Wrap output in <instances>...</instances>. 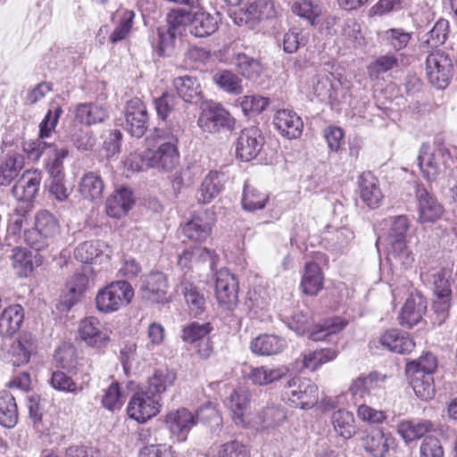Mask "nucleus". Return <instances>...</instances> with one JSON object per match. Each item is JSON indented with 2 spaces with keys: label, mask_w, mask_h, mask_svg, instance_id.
<instances>
[{
  "label": "nucleus",
  "mask_w": 457,
  "mask_h": 457,
  "mask_svg": "<svg viewBox=\"0 0 457 457\" xmlns=\"http://www.w3.org/2000/svg\"><path fill=\"white\" fill-rule=\"evenodd\" d=\"M182 130L179 122L172 120L162 128H156V146L144 151V164L163 171H171L175 169L179 162L178 142Z\"/></svg>",
  "instance_id": "obj_1"
},
{
  "label": "nucleus",
  "mask_w": 457,
  "mask_h": 457,
  "mask_svg": "<svg viewBox=\"0 0 457 457\" xmlns=\"http://www.w3.org/2000/svg\"><path fill=\"white\" fill-rule=\"evenodd\" d=\"M437 361L434 354L427 353L418 360L409 361L405 372L415 395L422 401L431 400L436 394L433 374Z\"/></svg>",
  "instance_id": "obj_2"
},
{
  "label": "nucleus",
  "mask_w": 457,
  "mask_h": 457,
  "mask_svg": "<svg viewBox=\"0 0 457 457\" xmlns=\"http://www.w3.org/2000/svg\"><path fill=\"white\" fill-rule=\"evenodd\" d=\"M410 220L405 215L390 218V228L386 236L388 260L403 269L410 268L414 262V254L407 245V232Z\"/></svg>",
  "instance_id": "obj_3"
},
{
  "label": "nucleus",
  "mask_w": 457,
  "mask_h": 457,
  "mask_svg": "<svg viewBox=\"0 0 457 457\" xmlns=\"http://www.w3.org/2000/svg\"><path fill=\"white\" fill-rule=\"evenodd\" d=\"M417 161L423 178L428 181H436L447 174L453 162L446 146L437 145L431 150L426 143L421 145Z\"/></svg>",
  "instance_id": "obj_4"
},
{
  "label": "nucleus",
  "mask_w": 457,
  "mask_h": 457,
  "mask_svg": "<svg viewBox=\"0 0 457 457\" xmlns=\"http://www.w3.org/2000/svg\"><path fill=\"white\" fill-rule=\"evenodd\" d=\"M134 291L129 283L119 280L100 290L96 297V308L102 312H112L130 303Z\"/></svg>",
  "instance_id": "obj_5"
},
{
  "label": "nucleus",
  "mask_w": 457,
  "mask_h": 457,
  "mask_svg": "<svg viewBox=\"0 0 457 457\" xmlns=\"http://www.w3.org/2000/svg\"><path fill=\"white\" fill-rule=\"evenodd\" d=\"M62 113L61 106L52 105L39 124V138L24 144V151L30 160L37 161L43 154H48L52 143H47L44 139L49 137L54 130Z\"/></svg>",
  "instance_id": "obj_6"
},
{
  "label": "nucleus",
  "mask_w": 457,
  "mask_h": 457,
  "mask_svg": "<svg viewBox=\"0 0 457 457\" xmlns=\"http://www.w3.org/2000/svg\"><path fill=\"white\" fill-rule=\"evenodd\" d=\"M197 124L203 132L212 134L233 130L236 120L220 104H213L203 109Z\"/></svg>",
  "instance_id": "obj_7"
},
{
  "label": "nucleus",
  "mask_w": 457,
  "mask_h": 457,
  "mask_svg": "<svg viewBox=\"0 0 457 457\" xmlns=\"http://www.w3.org/2000/svg\"><path fill=\"white\" fill-rule=\"evenodd\" d=\"M283 397L295 407L309 408L318 401V387L309 379L294 378L285 386Z\"/></svg>",
  "instance_id": "obj_8"
},
{
  "label": "nucleus",
  "mask_w": 457,
  "mask_h": 457,
  "mask_svg": "<svg viewBox=\"0 0 457 457\" xmlns=\"http://www.w3.org/2000/svg\"><path fill=\"white\" fill-rule=\"evenodd\" d=\"M426 74L435 87L445 88L453 77V62L447 54L436 51L426 59Z\"/></svg>",
  "instance_id": "obj_9"
},
{
  "label": "nucleus",
  "mask_w": 457,
  "mask_h": 457,
  "mask_svg": "<svg viewBox=\"0 0 457 457\" xmlns=\"http://www.w3.org/2000/svg\"><path fill=\"white\" fill-rule=\"evenodd\" d=\"M159 398L147 391H139L129 400L127 412L129 418L144 423L160 412Z\"/></svg>",
  "instance_id": "obj_10"
},
{
  "label": "nucleus",
  "mask_w": 457,
  "mask_h": 457,
  "mask_svg": "<svg viewBox=\"0 0 457 457\" xmlns=\"http://www.w3.org/2000/svg\"><path fill=\"white\" fill-rule=\"evenodd\" d=\"M238 282L227 269L216 273L215 295L218 303L226 310H233L237 303Z\"/></svg>",
  "instance_id": "obj_11"
},
{
  "label": "nucleus",
  "mask_w": 457,
  "mask_h": 457,
  "mask_svg": "<svg viewBox=\"0 0 457 457\" xmlns=\"http://www.w3.org/2000/svg\"><path fill=\"white\" fill-rule=\"evenodd\" d=\"M386 377L378 372H370L368 375H360L353 380L349 393L353 398L363 401H370L374 396L378 395L384 391V382Z\"/></svg>",
  "instance_id": "obj_12"
},
{
  "label": "nucleus",
  "mask_w": 457,
  "mask_h": 457,
  "mask_svg": "<svg viewBox=\"0 0 457 457\" xmlns=\"http://www.w3.org/2000/svg\"><path fill=\"white\" fill-rule=\"evenodd\" d=\"M149 116L146 106L139 98H133L125 110V129L133 137H141L148 129Z\"/></svg>",
  "instance_id": "obj_13"
},
{
  "label": "nucleus",
  "mask_w": 457,
  "mask_h": 457,
  "mask_svg": "<svg viewBox=\"0 0 457 457\" xmlns=\"http://www.w3.org/2000/svg\"><path fill=\"white\" fill-rule=\"evenodd\" d=\"M264 144V137L261 130L254 126L243 129L237 139V157L243 162H249L261 152Z\"/></svg>",
  "instance_id": "obj_14"
},
{
  "label": "nucleus",
  "mask_w": 457,
  "mask_h": 457,
  "mask_svg": "<svg viewBox=\"0 0 457 457\" xmlns=\"http://www.w3.org/2000/svg\"><path fill=\"white\" fill-rule=\"evenodd\" d=\"M42 178L40 170H26L12 186V195L19 202L32 201L39 191Z\"/></svg>",
  "instance_id": "obj_15"
},
{
  "label": "nucleus",
  "mask_w": 457,
  "mask_h": 457,
  "mask_svg": "<svg viewBox=\"0 0 457 457\" xmlns=\"http://www.w3.org/2000/svg\"><path fill=\"white\" fill-rule=\"evenodd\" d=\"M165 422L179 442H185L191 429L197 424L195 416L186 408L170 411Z\"/></svg>",
  "instance_id": "obj_16"
},
{
  "label": "nucleus",
  "mask_w": 457,
  "mask_h": 457,
  "mask_svg": "<svg viewBox=\"0 0 457 457\" xmlns=\"http://www.w3.org/2000/svg\"><path fill=\"white\" fill-rule=\"evenodd\" d=\"M168 278L160 271L150 272L145 277L141 285L144 297L156 303L168 302Z\"/></svg>",
  "instance_id": "obj_17"
},
{
  "label": "nucleus",
  "mask_w": 457,
  "mask_h": 457,
  "mask_svg": "<svg viewBox=\"0 0 457 457\" xmlns=\"http://www.w3.org/2000/svg\"><path fill=\"white\" fill-rule=\"evenodd\" d=\"M37 341L31 333L24 332L13 341L7 353L8 361L12 366H22L29 361L30 356L35 353Z\"/></svg>",
  "instance_id": "obj_18"
},
{
  "label": "nucleus",
  "mask_w": 457,
  "mask_h": 457,
  "mask_svg": "<svg viewBox=\"0 0 457 457\" xmlns=\"http://www.w3.org/2000/svg\"><path fill=\"white\" fill-rule=\"evenodd\" d=\"M81 339L89 346L100 348L109 341L107 329L96 317H87L80 321L79 328Z\"/></svg>",
  "instance_id": "obj_19"
},
{
  "label": "nucleus",
  "mask_w": 457,
  "mask_h": 457,
  "mask_svg": "<svg viewBox=\"0 0 457 457\" xmlns=\"http://www.w3.org/2000/svg\"><path fill=\"white\" fill-rule=\"evenodd\" d=\"M416 197L419 203V220L420 222H434L443 214V206L436 198L428 193L423 185L417 184Z\"/></svg>",
  "instance_id": "obj_20"
},
{
  "label": "nucleus",
  "mask_w": 457,
  "mask_h": 457,
  "mask_svg": "<svg viewBox=\"0 0 457 457\" xmlns=\"http://www.w3.org/2000/svg\"><path fill=\"white\" fill-rule=\"evenodd\" d=\"M212 223V213L207 211L199 212L185 224L183 234L192 241H205L211 235Z\"/></svg>",
  "instance_id": "obj_21"
},
{
  "label": "nucleus",
  "mask_w": 457,
  "mask_h": 457,
  "mask_svg": "<svg viewBox=\"0 0 457 457\" xmlns=\"http://www.w3.org/2000/svg\"><path fill=\"white\" fill-rule=\"evenodd\" d=\"M178 292L183 296L191 315L197 317L206 309V300L204 293L193 282L184 277L178 285Z\"/></svg>",
  "instance_id": "obj_22"
},
{
  "label": "nucleus",
  "mask_w": 457,
  "mask_h": 457,
  "mask_svg": "<svg viewBox=\"0 0 457 457\" xmlns=\"http://www.w3.org/2000/svg\"><path fill=\"white\" fill-rule=\"evenodd\" d=\"M277 129L284 137L291 139L297 138L302 134L303 123L297 113L292 110H278L273 118Z\"/></svg>",
  "instance_id": "obj_23"
},
{
  "label": "nucleus",
  "mask_w": 457,
  "mask_h": 457,
  "mask_svg": "<svg viewBox=\"0 0 457 457\" xmlns=\"http://www.w3.org/2000/svg\"><path fill=\"white\" fill-rule=\"evenodd\" d=\"M427 311V300L420 294L411 295L400 315V323L408 328L418 324Z\"/></svg>",
  "instance_id": "obj_24"
},
{
  "label": "nucleus",
  "mask_w": 457,
  "mask_h": 457,
  "mask_svg": "<svg viewBox=\"0 0 457 457\" xmlns=\"http://www.w3.org/2000/svg\"><path fill=\"white\" fill-rule=\"evenodd\" d=\"M250 393L243 388L234 389L227 400V406L231 412L233 422L245 428L247 425L245 412L250 403Z\"/></svg>",
  "instance_id": "obj_25"
},
{
  "label": "nucleus",
  "mask_w": 457,
  "mask_h": 457,
  "mask_svg": "<svg viewBox=\"0 0 457 457\" xmlns=\"http://www.w3.org/2000/svg\"><path fill=\"white\" fill-rule=\"evenodd\" d=\"M359 188L361 199L364 204L370 208L379 206L384 195L378 179L371 172H363L359 177Z\"/></svg>",
  "instance_id": "obj_26"
},
{
  "label": "nucleus",
  "mask_w": 457,
  "mask_h": 457,
  "mask_svg": "<svg viewBox=\"0 0 457 457\" xmlns=\"http://www.w3.org/2000/svg\"><path fill=\"white\" fill-rule=\"evenodd\" d=\"M395 439L382 429L371 430L361 439L364 450L373 457H385Z\"/></svg>",
  "instance_id": "obj_27"
},
{
  "label": "nucleus",
  "mask_w": 457,
  "mask_h": 457,
  "mask_svg": "<svg viewBox=\"0 0 457 457\" xmlns=\"http://www.w3.org/2000/svg\"><path fill=\"white\" fill-rule=\"evenodd\" d=\"M290 369L286 365L268 366L262 365L252 368L249 374V380L256 386H268L285 378Z\"/></svg>",
  "instance_id": "obj_28"
},
{
  "label": "nucleus",
  "mask_w": 457,
  "mask_h": 457,
  "mask_svg": "<svg viewBox=\"0 0 457 457\" xmlns=\"http://www.w3.org/2000/svg\"><path fill=\"white\" fill-rule=\"evenodd\" d=\"M379 343L391 352L401 354L409 353L415 347L412 338L407 333L398 329L386 330L380 336Z\"/></svg>",
  "instance_id": "obj_29"
},
{
  "label": "nucleus",
  "mask_w": 457,
  "mask_h": 457,
  "mask_svg": "<svg viewBox=\"0 0 457 457\" xmlns=\"http://www.w3.org/2000/svg\"><path fill=\"white\" fill-rule=\"evenodd\" d=\"M133 193L127 187L116 190L106 201V212L110 217L124 216L134 204Z\"/></svg>",
  "instance_id": "obj_30"
},
{
  "label": "nucleus",
  "mask_w": 457,
  "mask_h": 457,
  "mask_svg": "<svg viewBox=\"0 0 457 457\" xmlns=\"http://www.w3.org/2000/svg\"><path fill=\"white\" fill-rule=\"evenodd\" d=\"M287 346V341L278 336L263 334L255 337L250 344L253 353L258 355H275L281 353Z\"/></svg>",
  "instance_id": "obj_31"
},
{
  "label": "nucleus",
  "mask_w": 457,
  "mask_h": 457,
  "mask_svg": "<svg viewBox=\"0 0 457 457\" xmlns=\"http://www.w3.org/2000/svg\"><path fill=\"white\" fill-rule=\"evenodd\" d=\"M323 280L320 267L315 262H307L301 280L303 292L308 295H316L323 288Z\"/></svg>",
  "instance_id": "obj_32"
},
{
  "label": "nucleus",
  "mask_w": 457,
  "mask_h": 457,
  "mask_svg": "<svg viewBox=\"0 0 457 457\" xmlns=\"http://www.w3.org/2000/svg\"><path fill=\"white\" fill-rule=\"evenodd\" d=\"M24 318L23 309L20 304L8 306L0 316V336L12 337L21 327Z\"/></svg>",
  "instance_id": "obj_33"
},
{
  "label": "nucleus",
  "mask_w": 457,
  "mask_h": 457,
  "mask_svg": "<svg viewBox=\"0 0 457 457\" xmlns=\"http://www.w3.org/2000/svg\"><path fill=\"white\" fill-rule=\"evenodd\" d=\"M330 423L337 435L349 439L356 433V424L353 413L345 409H338L332 412Z\"/></svg>",
  "instance_id": "obj_34"
},
{
  "label": "nucleus",
  "mask_w": 457,
  "mask_h": 457,
  "mask_svg": "<svg viewBox=\"0 0 457 457\" xmlns=\"http://www.w3.org/2000/svg\"><path fill=\"white\" fill-rule=\"evenodd\" d=\"M435 429V424L428 420H403L398 425V432L406 442L419 439Z\"/></svg>",
  "instance_id": "obj_35"
},
{
  "label": "nucleus",
  "mask_w": 457,
  "mask_h": 457,
  "mask_svg": "<svg viewBox=\"0 0 457 457\" xmlns=\"http://www.w3.org/2000/svg\"><path fill=\"white\" fill-rule=\"evenodd\" d=\"M224 174L216 170H211L204 179L199 189L198 201L208 204L214 199L222 190Z\"/></svg>",
  "instance_id": "obj_36"
},
{
  "label": "nucleus",
  "mask_w": 457,
  "mask_h": 457,
  "mask_svg": "<svg viewBox=\"0 0 457 457\" xmlns=\"http://www.w3.org/2000/svg\"><path fill=\"white\" fill-rule=\"evenodd\" d=\"M449 34V22L447 20L439 19L433 28L420 37V46L428 51L430 48H437L447 39Z\"/></svg>",
  "instance_id": "obj_37"
},
{
  "label": "nucleus",
  "mask_w": 457,
  "mask_h": 457,
  "mask_svg": "<svg viewBox=\"0 0 457 457\" xmlns=\"http://www.w3.org/2000/svg\"><path fill=\"white\" fill-rule=\"evenodd\" d=\"M18 407L14 396L8 391L0 392V425L13 428L18 422Z\"/></svg>",
  "instance_id": "obj_38"
},
{
  "label": "nucleus",
  "mask_w": 457,
  "mask_h": 457,
  "mask_svg": "<svg viewBox=\"0 0 457 457\" xmlns=\"http://www.w3.org/2000/svg\"><path fill=\"white\" fill-rule=\"evenodd\" d=\"M24 157L14 154L0 163V186L8 187L19 176L24 167Z\"/></svg>",
  "instance_id": "obj_39"
},
{
  "label": "nucleus",
  "mask_w": 457,
  "mask_h": 457,
  "mask_svg": "<svg viewBox=\"0 0 457 457\" xmlns=\"http://www.w3.org/2000/svg\"><path fill=\"white\" fill-rule=\"evenodd\" d=\"M218 29L216 19L206 12L192 13L190 32L197 37H204L214 33Z\"/></svg>",
  "instance_id": "obj_40"
},
{
  "label": "nucleus",
  "mask_w": 457,
  "mask_h": 457,
  "mask_svg": "<svg viewBox=\"0 0 457 457\" xmlns=\"http://www.w3.org/2000/svg\"><path fill=\"white\" fill-rule=\"evenodd\" d=\"M107 116V110L102 104H80L76 108V120L86 125L102 122Z\"/></svg>",
  "instance_id": "obj_41"
},
{
  "label": "nucleus",
  "mask_w": 457,
  "mask_h": 457,
  "mask_svg": "<svg viewBox=\"0 0 457 457\" xmlns=\"http://www.w3.org/2000/svg\"><path fill=\"white\" fill-rule=\"evenodd\" d=\"M234 64L238 73L247 79H256L263 71L261 61L245 53L236 54Z\"/></svg>",
  "instance_id": "obj_42"
},
{
  "label": "nucleus",
  "mask_w": 457,
  "mask_h": 457,
  "mask_svg": "<svg viewBox=\"0 0 457 457\" xmlns=\"http://www.w3.org/2000/svg\"><path fill=\"white\" fill-rule=\"evenodd\" d=\"M176 374L168 369H159L148 378L147 392L159 398V395L173 385Z\"/></svg>",
  "instance_id": "obj_43"
},
{
  "label": "nucleus",
  "mask_w": 457,
  "mask_h": 457,
  "mask_svg": "<svg viewBox=\"0 0 457 457\" xmlns=\"http://www.w3.org/2000/svg\"><path fill=\"white\" fill-rule=\"evenodd\" d=\"M173 86L179 96L187 103H192L197 99L201 93L196 79L189 75L175 78Z\"/></svg>",
  "instance_id": "obj_44"
},
{
  "label": "nucleus",
  "mask_w": 457,
  "mask_h": 457,
  "mask_svg": "<svg viewBox=\"0 0 457 457\" xmlns=\"http://www.w3.org/2000/svg\"><path fill=\"white\" fill-rule=\"evenodd\" d=\"M280 8L273 0H255L247 8L249 16L253 20L264 21L277 18Z\"/></svg>",
  "instance_id": "obj_45"
},
{
  "label": "nucleus",
  "mask_w": 457,
  "mask_h": 457,
  "mask_svg": "<svg viewBox=\"0 0 457 457\" xmlns=\"http://www.w3.org/2000/svg\"><path fill=\"white\" fill-rule=\"evenodd\" d=\"M79 191L84 198L99 199L104 191V182L98 175L93 172L87 173L81 179Z\"/></svg>",
  "instance_id": "obj_46"
},
{
  "label": "nucleus",
  "mask_w": 457,
  "mask_h": 457,
  "mask_svg": "<svg viewBox=\"0 0 457 457\" xmlns=\"http://www.w3.org/2000/svg\"><path fill=\"white\" fill-rule=\"evenodd\" d=\"M106 245L100 240L86 241L79 244L75 251V258L84 263H90L104 253Z\"/></svg>",
  "instance_id": "obj_47"
},
{
  "label": "nucleus",
  "mask_w": 457,
  "mask_h": 457,
  "mask_svg": "<svg viewBox=\"0 0 457 457\" xmlns=\"http://www.w3.org/2000/svg\"><path fill=\"white\" fill-rule=\"evenodd\" d=\"M399 65V58L395 54L380 55L367 66V72L371 79H377L380 74L386 73Z\"/></svg>",
  "instance_id": "obj_48"
},
{
  "label": "nucleus",
  "mask_w": 457,
  "mask_h": 457,
  "mask_svg": "<svg viewBox=\"0 0 457 457\" xmlns=\"http://www.w3.org/2000/svg\"><path fill=\"white\" fill-rule=\"evenodd\" d=\"M35 227L46 237L51 240L59 233L60 225L58 220L50 212L43 210L35 217Z\"/></svg>",
  "instance_id": "obj_49"
},
{
  "label": "nucleus",
  "mask_w": 457,
  "mask_h": 457,
  "mask_svg": "<svg viewBox=\"0 0 457 457\" xmlns=\"http://www.w3.org/2000/svg\"><path fill=\"white\" fill-rule=\"evenodd\" d=\"M154 104L158 117L162 120H165L172 113L175 114L181 105L179 98L168 92L155 98Z\"/></svg>",
  "instance_id": "obj_50"
},
{
  "label": "nucleus",
  "mask_w": 457,
  "mask_h": 457,
  "mask_svg": "<svg viewBox=\"0 0 457 457\" xmlns=\"http://www.w3.org/2000/svg\"><path fill=\"white\" fill-rule=\"evenodd\" d=\"M269 196L253 187L245 185L242 196V206L247 212L262 210L265 207Z\"/></svg>",
  "instance_id": "obj_51"
},
{
  "label": "nucleus",
  "mask_w": 457,
  "mask_h": 457,
  "mask_svg": "<svg viewBox=\"0 0 457 457\" xmlns=\"http://www.w3.org/2000/svg\"><path fill=\"white\" fill-rule=\"evenodd\" d=\"M312 92L320 101L336 98L331 74L317 75L312 79Z\"/></svg>",
  "instance_id": "obj_52"
},
{
  "label": "nucleus",
  "mask_w": 457,
  "mask_h": 457,
  "mask_svg": "<svg viewBox=\"0 0 457 457\" xmlns=\"http://www.w3.org/2000/svg\"><path fill=\"white\" fill-rule=\"evenodd\" d=\"M192 13L181 8L171 9L166 17L167 29L181 35L187 25L191 27Z\"/></svg>",
  "instance_id": "obj_53"
},
{
  "label": "nucleus",
  "mask_w": 457,
  "mask_h": 457,
  "mask_svg": "<svg viewBox=\"0 0 457 457\" xmlns=\"http://www.w3.org/2000/svg\"><path fill=\"white\" fill-rule=\"evenodd\" d=\"M345 325L346 322L339 317L328 319L310 334V338L313 341L324 340L327 337L337 334L344 329Z\"/></svg>",
  "instance_id": "obj_54"
},
{
  "label": "nucleus",
  "mask_w": 457,
  "mask_h": 457,
  "mask_svg": "<svg viewBox=\"0 0 457 457\" xmlns=\"http://www.w3.org/2000/svg\"><path fill=\"white\" fill-rule=\"evenodd\" d=\"M215 83L228 93L239 95L243 91L242 80L234 72L224 70L213 76Z\"/></svg>",
  "instance_id": "obj_55"
},
{
  "label": "nucleus",
  "mask_w": 457,
  "mask_h": 457,
  "mask_svg": "<svg viewBox=\"0 0 457 457\" xmlns=\"http://www.w3.org/2000/svg\"><path fill=\"white\" fill-rule=\"evenodd\" d=\"M411 38V33L405 31L402 28L389 29L382 35L384 44L392 47L395 51L405 48Z\"/></svg>",
  "instance_id": "obj_56"
},
{
  "label": "nucleus",
  "mask_w": 457,
  "mask_h": 457,
  "mask_svg": "<svg viewBox=\"0 0 457 457\" xmlns=\"http://www.w3.org/2000/svg\"><path fill=\"white\" fill-rule=\"evenodd\" d=\"M10 255L12 261V266L18 270L20 276L27 277L33 269L31 256L27 249L16 246L12 248Z\"/></svg>",
  "instance_id": "obj_57"
},
{
  "label": "nucleus",
  "mask_w": 457,
  "mask_h": 457,
  "mask_svg": "<svg viewBox=\"0 0 457 457\" xmlns=\"http://www.w3.org/2000/svg\"><path fill=\"white\" fill-rule=\"evenodd\" d=\"M258 418L262 428L268 429L281 425L287 415L284 410L278 406H268L260 412Z\"/></svg>",
  "instance_id": "obj_58"
},
{
  "label": "nucleus",
  "mask_w": 457,
  "mask_h": 457,
  "mask_svg": "<svg viewBox=\"0 0 457 457\" xmlns=\"http://www.w3.org/2000/svg\"><path fill=\"white\" fill-rule=\"evenodd\" d=\"M292 12L305 20L308 24L314 25L320 16L321 10L318 5H314L311 1H295L291 7Z\"/></svg>",
  "instance_id": "obj_59"
},
{
  "label": "nucleus",
  "mask_w": 457,
  "mask_h": 457,
  "mask_svg": "<svg viewBox=\"0 0 457 457\" xmlns=\"http://www.w3.org/2000/svg\"><path fill=\"white\" fill-rule=\"evenodd\" d=\"M158 41L155 50L160 56H170L175 49L176 38L179 36L168 29H157Z\"/></svg>",
  "instance_id": "obj_60"
},
{
  "label": "nucleus",
  "mask_w": 457,
  "mask_h": 457,
  "mask_svg": "<svg viewBox=\"0 0 457 457\" xmlns=\"http://www.w3.org/2000/svg\"><path fill=\"white\" fill-rule=\"evenodd\" d=\"M68 153L67 148L52 143L47 154L49 158L47 169L50 175H62V161L68 156Z\"/></svg>",
  "instance_id": "obj_61"
},
{
  "label": "nucleus",
  "mask_w": 457,
  "mask_h": 457,
  "mask_svg": "<svg viewBox=\"0 0 457 457\" xmlns=\"http://www.w3.org/2000/svg\"><path fill=\"white\" fill-rule=\"evenodd\" d=\"M209 323L192 322L181 331V339L186 343L196 344L208 336L211 331Z\"/></svg>",
  "instance_id": "obj_62"
},
{
  "label": "nucleus",
  "mask_w": 457,
  "mask_h": 457,
  "mask_svg": "<svg viewBox=\"0 0 457 457\" xmlns=\"http://www.w3.org/2000/svg\"><path fill=\"white\" fill-rule=\"evenodd\" d=\"M134 18L135 12L133 11L126 10L122 12L119 24L110 36V41L112 44H116L128 37L133 26Z\"/></svg>",
  "instance_id": "obj_63"
},
{
  "label": "nucleus",
  "mask_w": 457,
  "mask_h": 457,
  "mask_svg": "<svg viewBox=\"0 0 457 457\" xmlns=\"http://www.w3.org/2000/svg\"><path fill=\"white\" fill-rule=\"evenodd\" d=\"M218 457H250V449L237 440H231L220 446Z\"/></svg>",
  "instance_id": "obj_64"
}]
</instances>
